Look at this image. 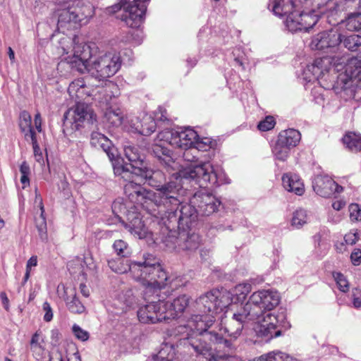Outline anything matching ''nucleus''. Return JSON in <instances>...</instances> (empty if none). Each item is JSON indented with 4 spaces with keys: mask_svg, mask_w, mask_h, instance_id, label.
<instances>
[{
    "mask_svg": "<svg viewBox=\"0 0 361 361\" xmlns=\"http://www.w3.org/2000/svg\"><path fill=\"white\" fill-rule=\"evenodd\" d=\"M231 294L227 290H213L200 296L195 300V307L198 312L187 321L185 325H180L174 330V334L180 340H188L195 351L202 355L208 361H216L217 356L212 352L209 344L202 343L209 340L210 343L218 344L224 349H231V341L214 331H207L213 324L215 316L225 311L229 313L231 308Z\"/></svg>",
    "mask_w": 361,
    "mask_h": 361,
    "instance_id": "f257e3e1",
    "label": "nucleus"
},
{
    "mask_svg": "<svg viewBox=\"0 0 361 361\" xmlns=\"http://www.w3.org/2000/svg\"><path fill=\"white\" fill-rule=\"evenodd\" d=\"M59 43L62 54L71 68L80 73H88L98 81L114 75L121 68L120 56L115 52L93 54L89 45L80 42L77 37L61 35Z\"/></svg>",
    "mask_w": 361,
    "mask_h": 361,
    "instance_id": "f03ea898",
    "label": "nucleus"
},
{
    "mask_svg": "<svg viewBox=\"0 0 361 361\" xmlns=\"http://www.w3.org/2000/svg\"><path fill=\"white\" fill-rule=\"evenodd\" d=\"M224 174H219L214 170L212 164L209 161H201L197 164H190L185 167L182 168L178 173L173 174L170 180L180 181V186H182L181 181L185 179L189 181H193L198 184L200 187H207L209 183L212 185H219L228 183L224 178ZM182 187L178 192V199L179 200L178 204L168 203L166 206L161 205L167 209L168 221L167 226L169 228L172 224L173 228L176 226L179 229L185 230L190 228L197 219V215L199 214L195 206L190 200L189 204H180L179 199V192Z\"/></svg>",
    "mask_w": 361,
    "mask_h": 361,
    "instance_id": "7ed1b4c3",
    "label": "nucleus"
},
{
    "mask_svg": "<svg viewBox=\"0 0 361 361\" xmlns=\"http://www.w3.org/2000/svg\"><path fill=\"white\" fill-rule=\"evenodd\" d=\"M279 302L280 295L277 291L262 289L252 293L244 305L245 311L255 320L253 326L255 335L265 341L280 336L279 327L285 329L290 327L283 310L271 312Z\"/></svg>",
    "mask_w": 361,
    "mask_h": 361,
    "instance_id": "20e7f679",
    "label": "nucleus"
},
{
    "mask_svg": "<svg viewBox=\"0 0 361 361\" xmlns=\"http://www.w3.org/2000/svg\"><path fill=\"white\" fill-rule=\"evenodd\" d=\"M302 75L305 81H317L325 88L329 87V83H336L343 89L355 86L361 92V61L357 59H317L306 66Z\"/></svg>",
    "mask_w": 361,
    "mask_h": 361,
    "instance_id": "39448f33",
    "label": "nucleus"
},
{
    "mask_svg": "<svg viewBox=\"0 0 361 361\" xmlns=\"http://www.w3.org/2000/svg\"><path fill=\"white\" fill-rule=\"evenodd\" d=\"M162 176H153L150 178H143L141 176L133 174L129 179L123 178L127 183L124 185V192L131 202L140 204L147 210H154L153 206L160 207L168 203L178 204L177 195L180 188V181L169 180L161 184L157 178Z\"/></svg>",
    "mask_w": 361,
    "mask_h": 361,
    "instance_id": "423d86ee",
    "label": "nucleus"
},
{
    "mask_svg": "<svg viewBox=\"0 0 361 361\" xmlns=\"http://www.w3.org/2000/svg\"><path fill=\"white\" fill-rule=\"evenodd\" d=\"M132 275L148 292L156 293L169 286L171 290L183 286L182 278L169 275L152 255H144L143 261L132 267Z\"/></svg>",
    "mask_w": 361,
    "mask_h": 361,
    "instance_id": "0eeeda50",
    "label": "nucleus"
},
{
    "mask_svg": "<svg viewBox=\"0 0 361 361\" xmlns=\"http://www.w3.org/2000/svg\"><path fill=\"white\" fill-rule=\"evenodd\" d=\"M126 157L130 162L126 164L117 154L113 159L112 165L114 174L121 178L129 179L133 174L141 176L143 178H150L153 176H162L159 171H153L148 168L141 158L139 150L134 146H126L124 147Z\"/></svg>",
    "mask_w": 361,
    "mask_h": 361,
    "instance_id": "6e6552de",
    "label": "nucleus"
},
{
    "mask_svg": "<svg viewBox=\"0 0 361 361\" xmlns=\"http://www.w3.org/2000/svg\"><path fill=\"white\" fill-rule=\"evenodd\" d=\"M94 15V8L87 1L74 0L67 8L60 11L58 27L67 29L86 24Z\"/></svg>",
    "mask_w": 361,
    "mask_h": 361,
    "instance_id": "1a4fd4ad",
    "label": "nucleus"
},
{
    "mask_svg": "<svg viewBox=\"0 0 361 361\" xmlns=\"http://www.w3.org/2000/svg\"><path fill=\"white\" fill-rule=\"evenodd\" d=\"M149 0H121L123 13L121 20L131 28H139L142 24Z\"/></svg>",
    "mask_w": 361,
    "mask_h": 361,
    "instance_id": "9d476101",
    "label": "nucleus"
},
{
    "mask_svg": "<svg viewBox=\"0 0 361 361\" xmlns=\"http://www.w3.org/2000/svg\"><path fill=\"white\" fill-rule=\"evenodd\" d=\"M198 135L190 128L173 130L166 129L158 133V140L166 141L169 145L183 149L193 147Z\"/></svg>",
    "mask_w": 361,
    "mask_h": 361,
    "instance_id": "9b49d317",
    "label": "nucleus"
},
{
    "mask_svg": "<svg viewBox=\"0 0 361 361\" xmlns=\"http://www.w3.org/2000/svg\"><path fill=\"white\" fill-rule=\"evenodd\" d=\"M97 116L87 104L77 102L75 106L70 108L64 114V124L71 125L72 129L78 130L84 122L93 123Z\"/></svg>",
    "mask_w": 361,
    "mask_h": 361,
    "instance_id": "f8f14e48",
    "label": "nucleus"
},
{
    "mask_svg": "<svg viewBox=\"0 0 361 361\" xmlns=\"http://www.w3.org/2000/svg\"><path fill=\"white\" fill-rule=\"evenodd\" d=\"M342 42V34L337 26L315 35L310 43L312 49L337 52Z\"/></svg>",
    "mask_w": 361,
    "mask_h": 361,
    "instance_id": "ddd939ff",
    "label": "nucleus"
},
{
    "mask_svg": "<svg viewBox=\"0 0 361 361\" xmlns=\"http://www.w3.org/2000/svg\"><path fill=\"white\" fill-rule=\"evenodd\" d=\"M165 300L150 302L141 306L137 310V317L143 324H155L168 321L166 314Z\"/></svg>",
    "mask_w": 361,
    "mask_h": 361,
    "instance_id": "4468645a",
    "label": "nucleus"
},
{
    "mask_svg": "<svg viewBox=\"0 0 361 361\" xmlns=\"http://www.w3.org/2000/svg\"><path fill=\"white\" fill-rule=\"evenodd\" d=\"M318 20V14L314 11L299 13L295 10L290 16H287L285 23L290 32L308 31Z\"/></svg>",
    "mask_w": 361,
    "mask_h": 361,
    "instance_id": "2eb2a0df",
    "label": "nucleus"
},
{
    "mask_svg": "<svg viewBox=\"0 0 361 361\" xmlns=\"http://www.w3.org/2000/svg\"><path fill=\"white\" fill-rule=\"evenodd\" d=\"M191 202L196 206L199 214L209 216L215 212L220 201L206 189L196 192L191 197Z\"/></svg>",
    "mask_w": 361,
    "mask_h": 361,
    "instance_id": "dca6fc26",
    "label": "nucleus"
},
{
    "mask_svg": "<svg viewBox=\"0 0 361 361\" xmlns=\"http://www.w3.org/2000/svg\"><path fill=\"white\" fill-rule=\"evenodd\" d=\"M245 311V307L243 306L240 310L232 312V316L225 322L221 321L224 325V330L228 335L233 338H237L241 334L244 324L248 322L255 321L252 317Z\"/></svg>",
    "mask_w": 361,
    "mask_h": 361,
    "instance_id": "f3484780",
    "label": "nucleus"
},
{
    "mask_svg": "<svg viewBox=\"0 0 361 361\" xmlns=\"http://www.w3.org/2000/svg\"><path fill=\"white\" fill-rule=\"evenodd\" d=\"M314 191L318 195L328 198L343 192V187L328 176L319 175L312 182Z\"/></svg>",
    "mask_w": 361,
    "mask_h": 361,
    "instance_id": "a211bd4d",
    "label": "nucleus"
},
{
    "mask_svg": "<svg viewBox=\"0 0 361 361\" xmlns=\"http://www.w3.org/2000/svg\"><path fill=\"white\" fill-rule=\"evenodd\" d=\"M68 92L73 99L83 100L93 96L94 88L85 78H80L70 83Z\"/></svg>",
    "mask_w": 361,
    "mask_h": 361,
    "instance_id": "6ab92c4d",
    "label": "nucleus"
},
{
    "mask_svg": "<svg viewBox=\"0 0 361 361\" xmlns=\"http://www.w3.org/2000/svg\"><path fill=\"white\" fill-rule=\"evenodd\" d=\"M166 143L168 144L166 141L158 140L157 135L152 148V153L167 169H174L175 161L173 153L164 145Z\"/></svg>",
    "mask_w": 361,
    "mask_h": 361,
    "instance_id": "aec40b11",
    "label": "nucleus"
},
{
    "mask_svg": "<svg viewBox=\"0 0 361 361\" xmlns=\"http://www.w3.org/2000/svg\"><path fill=\"white\" fill-rule=\"evenodd\" d=\"M189 301L190 298L186 295H179L172 302L165 301L167 320L176 319L182 314L188 306Z\"/></svg>",
    "mask_w": 361,
    "mask_h": 361,
    "instance_id": "412c9836",
    "label": "nucleus"
},
{
    "mask_svg": "<svg viewBox=\"0 0 361 361\" xmlns=\"http://www.w3.org/2000/svg\"><path fill=\"white\" fill-rule=\"evenodd\" d=\"M90 143L94 147L102 149L111 161L117 155V149L113 146L111 141L98 131H92L91 133Z\"/></svg>",
    "mask_w": 361,
    "mask_h": 361,
    "instance_id": "4be33fe9",
    "label": "nucleus"
},
{
    "mask_svg": "<svg viewBox=\"0 0 361 361\" xmlns=\"http://www.w3.org/2000/svg\"><path fill=\"white\" fill-rule=\"evenodd\" d=\"M61 288L63 290L64 294L63 295V300L66 302L68 309L73 313L80 314L82 313L85 308L84 305L79 301L76 296V290L72 286L61 285ZM61 288V286H59V290Z\"/></svg>",
    "mask_w": 361,
    "mask_h": 361,
    "instance_id": "5701e85b",
    "label": "nucleus"
},
{
    "mask_svg": "<svg viewBox=\"0 0 361 361\" xmlns=\"http://www.w3.org/2000/svg\"><path fill=\"white\" fill-rule=\"evenodd\" d=\"M299 0H269V6L274 13L279 16H290L298 7Z\"/></svg>",
    "mask_w": 361,
    "mask_h": 361,
    "instance_id": "b1692460",
    "label": "nucleus"
},
{
    "mask_svg": "<svg viewBox=\"0 0 361 361\" xmlns=\"http://www.w3.org/2000/svg\"><path fill=\"white\" fill-rule=\"evenodd\" d=\"M156 127L157 124L154 118L151 116L146 114L143 116L140 123H134L133 126H130V127L125 126L124 129L128 131L136 132L141 135L147 136L155 131Z\"/></svg>",
    "mask_w": 361,
    "mask_h": 361,
    "instance_id": "393cba45",
    "label": "nucleus"
},
{
    "mask_svg": "<svg viewBox=\"0 0 361 361\" xmlns=\"http://www.w3.org/2000/svg\"><path fill=\"white\" fill-rule=\"evenodd\" d=\"M282 183L287 191L294 192L298 195H301L305 192L303 182L297 174L291 173L283 174Z\"/></svg>",
    "mask_w": 361,
    "mask_h": 361,
    "instance_id": "a878e982",
    "label": "nucleus"
},
{
    "mask_svg": "<svg viewBox=\"0 0 361 361\" xmlns=\"http://www.w3.org/2000/svg\"><path fill=\"white\" fill-rule=\"evenodd\" d=\"M18 125L21 133L27 141L36 137L35 131L32 126L31 116L27 111L20 112Z\"/></svg>",
    "mask_w": 361,
    "mask_h": 361,
    "instance_id": "bb28decb",
    "label": "nucleus"
},
{
    "mask_svg": "<svg viewBox=\"0 0 361 361\" xmlns=\"http://www.w3.org/2000/svg\"><path fill=\"white\" fill-rule=\"evenodd\" d=\"M301 139L300 133L293 128H289L281 131L279 136L278 140L281 144L286 145L288 147L292 149L296 147Z\"/></svg>",
    "mask_w": 361,
    "mask_h": 361,
    "instance_id": "cd10ccee",
    "label": "nucleus"
},
{
    "mask_svg": "<svg viewBox=\"0 0 361 361\" xmlns=\"http://www.w3.org/2000/svg\"><path fill=\"white\" fill-rule=\"evenodd\" d=\"M104 121L109 127L118 128L123 123V111L119 107L111 106L105 111Z\"/></svg>",
    "mask_w": 361,
    "mask_h": 361,
    "instance_id": "c85d7f7f",
    "label": "nucleus"
},
{
    "mask_svg": "<svg viewBox=\"0 0 361 361\" xmlns=\"http://www.w3.org/2000/svg\"><path fill=\"white\" fill-rule=\"evenodd\" d=\"M178 242L179 250L193 251L198 248L200 244V237L195 233H188L186 237L182 234Z\"/></svg>",
    "mask_w": 361,
    "mask_h": 361,
    "instance_id": "c756f323",
    "label": "nucleus"
},
{
    "mask_svg": "<svg viewBox=\"0 0 361 361\" xmlns=\"http://www.w3.org/2000/svg\"><path fill=\"white\" fill-rule=\"evenodd\" d=\"M251 290L252 286L248 282L236 285L231 291H228L231 294V304L244 301Z\"/></svg>",
    "mask_w": 361,
    "mask_h": 361,
    "instance_id": "7c9ffc66",
    "label": "nucleus"
},
{
    "mask_svg": "<svg viewBox=\"0 0 361 361\" xmlns=\"http://www.w3.org/2000/svg\"><path fill=\"white\" fill-rule=\"evenodd\" d=\"M176 350L172 344L164 343L157 354L152 355L149 361H173Z\"/></svg>",
    "mask_w": 361,
    "mask_h": 361,
    "instance_id": "2f4dec72",
    "label": "nucleus"
},
{
    "mask_svg": "<svg viewBox=\"0 0 361 361\" xmlns=\"http://www.w3.org/2000/svg\"><path fill=\"white\" fill-rule=\"evenodd\" d=\"M138 262H139L134 261L129 263L127 259L118 258L116 259L109 260L108 264L110 269L115 273L121 274L130 271L132 274V267L135 264H138Z\"/></svg>",
    "mask_w": 361,
    "mask_h": 361,
    "instance_id": "473e14b6",
    "label": "nucleus"
},
{
    "mask_svg": "<svg viewBox=\"0 0 361 361\" xmlns=\"http://www.w3.org/2000/svg\"><path fill=\"white\" fill-rule=\"evenodd\" d=\"M341 31L346 29L349 31H355L361 28V14H350L345 20H342L337 26Z\"/></svg>",
    "mask_w": 361,
    "mask_h": 361,
    "instance_id": "72a5a7b5",
    "label": "nucleus"
},
{
    "mask_svg": "<svg viewBox=\"0 0 361 361\" xmlns=\"http://www.w3.org/2000/svg\"><path fill=\"white\" fill-rule=\"evenodd\" d=\"M44 338L42 332L36 331L30 341V350L33 353V355L37 359H40L43 356L44 351Z\"/></svg>",
    "mask_w": 361,
    "mask_h": 361,
    "instance_id": "f704fd0d",
    "label": "nucleus"
},
{
    "mask_svg": "<svg viewBox=\"0 0 361 361\" xmlns=\"http://www.w3.org/2000/svg\"><path fill=\"white\" fill-rule=\"evenodd\" d=\"M310 216L307 210L299 208L296 209L292 215L290 224L297 229L302 228L305 224H308Z\"/></svg>",
    "mask_w": 361,
    "mask_h": 361,
    "instance_id": "c9c22d12",
    "label": "nucleus"
},
{
    "mask_svg": "<svg viewBox=\"0 0 361 361\" xmlns=\"http://www.w3.org/2000/svg\"><path fill=\"white\" fill-rule=\"evenodd\" d=\"M252 361H301L298 359L289 357L281 351L274 350L264 353Z\"/></svg>",
    "mask_w": 361,
    "mask_h": 361,
    "instance_id": "e433bc0d",
    "label": "nucleus"
},
{
    "mask_svg": "<svg viewBox=\"0 0 361 361\" xmlns=\"http://www.w3.org/2000/svg\"><path fill=\"white\" fill-rule=\"evenodd\" d=\"M126 227L132 234L140 239L145 238L147 236V228L141 219L137 216L133 218L130 224L126 225Z\"/></svg>",
    "mask_w": 361,
    "mask_h": 361,
    "instance_id": "4c0bfd02",
    "label": "nucleus"
},
{
    "mask_svg": "<svg viewBox=\"0 0 361 361\" xmlns=\"http://www.w3.org/2000/svg\"><path fill=\"white\" fill-rule=\"evenodd\" d=\"M290 148L283 144H281L277 140L274 147L272 149V153L276 160L285 161L289 157Z\"/></svg>",
    "mask_w": 361,
    "mask_h": 361,
    "instance_id": "58836bf2",
    "label": "nucleus"
},
{
    "mask_svg": "<svg viewBox=\"0 0 361 361\" xmlns=\"http://www.w3.org/2000/svg\"><path fill=\"white\" fill-rule=\"evenodd\" d=\"M343 46L351 51H356L361 46V35H350L343 37Z\"/></svg>",
    "mask_w": 361,
    "mask_h": 361,
    "instance_id": "ea45409f",
    "label": "nucleus"
},
{
    "mask_svg": "<svg viewBox=\"0 0 361 361\" xmlns=\"http://www.w3.org/2000/svg\"><path fill=\"white\" fill-rule=\"evenodd\" d=\"M343 144L352 151L361 149V137L355 134H347L343 138Z\"/></svg>",
    "mask_w": 361,
    "mask_h": 361,
    "instance_id": "a19ab883",
    "label": "nucleus"
},
{
    "mask_svg": "<svg viewBox=\"0 0 361 361\" xmlns=\"http://www.w3.org/2000/svg\"><path fill=\"white\" fill-rule=\"evenodd\" d=\"M82 262H83V264L86 266L87 270L90 274L93 275L95 274L97 266L91 256L85 257L83 260L80 258H77L75 260L68 262V266L69 268H73L75 263L80 264Z\"/></svg>",
    "mask_w": 361,
    "mask_h": 361,
    "instance_id": "79ce46f5",
    "label": "nucleus"
},
{
    "mask_svg": "<svg viewBox=\"0 0 361 361\" xmlns=\"http://www.w3.org/2000/svg\"><path fill=\"white\" fill-rule=\"evenodd\" d=\"M63 348L67 361H81L80 355L74 343H68L63 345Z\"/></svg>",
    "mask_w": 361,
    "mask_h": 361,
    "instance_id": "37998d69",
    "label": "nucleus"
},
{
    "mask_svg": "<svg viewBox=\"0 0 361 361\" xmlns=\"http://www.w3.org/2000/svg\"><path fill=\"white\" fill-rule=\"evenodd\" d=\"M215 143L209 137L200 138L199 136L196 139L193 148L197 151L206 152L214 147Z\"/></svg>",
    "mask_w": 361,
    "mask_h": 361,
    "instance_id": "c03bdc74",
    "label": "nucleus"
},
{
    "mask_svg": "<svg viewBox=\"0 0 361 361\" xmlns=\"http://www.w3.org/2000/svg\"><path fill=\"white\" fill-rule=\"evenodd\" d=\"M44 214V211L42 212V210H40L39 216L35 219L36 226L38 230L39 237L43 240L47 239V221Z\"/></svg>",
    "mask_w": 361,
    "mask_h": 361,
    "instance_id": "a18cd8bd",
    "label": "nucleus"
},
{
    "mask_svg": "<svg viewBox=\"0 0 361 361\" xmlns=\"http://www.w3.org/2000/svg\"><path fill=\"white\" fill-rule=\"evenodd\" d=\"M333 277L340 291L346 293L349 290V282L343 274L340 272H334L333 273Z\"/></svg>",
    "mask_w": 361,
    "mask_h": 361,
    "instance_id": "49530a36",
    "label": "nucleus"
},
{
    "mask_svg": "<svg viewBox=\"0 0 361 361\" xmlns=\"http://www.w3.org/2000/svg\"><path fill=\"white\" fill-rule=\"evenodd\" d=\"M113 247L117 255L123 257H126L130 253L127 243L122 240H116Z\"/></svg>",
    "mask_w": 361,
    "mask_h": 361,
    "instance_id": "de8ad7c7",
    "label": "nucleus"
},
{
    "mask_svg": "<svg viewBox=\"0 0 361 361\" xmlns=\"http://www.w3.org/2000/svg\"><path fill=\"white\" fill-rule=\"evenodd\" d=\"M275 124L274 118L271 116H268L259 123L257 127L261 131H268L274 128Z\"/></svg>",
    "mask_w": 361,
    "mask_h": 361,
    "instance_id": "09e8293b",
    "label": "nucleus"
},
{
    "mask_svg": "<svg viewBox=\"0 0 361 361\" xmlns=\"http://www.w3.org/2000/svg\"><path fill=\"white\" fill-rule=\"evenodd\" d=\"M350 218L353 221H361V206L351 204L349 206Z\"/></svg>",
    "mask_w": 361,
    "mask_h": 361,
    "instance_id": "8fccbe9b",
    "label": "nucleus"
},
{
    "mask_svg": "<svg viewBox=\"0 0 361 361\" xmlns=\"http://www.w3.org/2000/svg\"><path fill=\"white\" fill-rule=\"evenodd\" d=\"M72 329L74 335L79 340L85 341L89 338L88 332L81 329L78 325L74 324Z\"/></svg>",
    "mask_w": 361,
    "mask_h": 361,
    "instance_id": "3c124183",
    "label": "nucleus"
},
{
    "mask_svg": "<svg viewBox=\"0 0 361 361\" xmlns=\"http://www.w3.org/2000/svg\"><path fill=\"white\" fill-rule=\"evenodd\" d=\"M359 240L358 233L355 230H353L346 233L344 236V242L346 245H353Z\"/></svg>",
    "mask_w": 361,
    "mask_h": 361,
    "instance_id": "603ef678",
    "label": "nucleus"
},
{
    "mask_svg": "<svg viewBox=\"0 0 361 361\" xmlns=\"http://www.w3.org/2000/svg\"><path fill=\"white\" fill-rule=\"evenodd\" d=\"M30 140L31 141L32 145L34 156L35 157V159L37 160V161L40 162L41 161L43 160V156L39 147V145L37 143V137L31 138L30 139Z\"/></svg>",
    "mask_w": 361,
    "mask_h": 361,
    "instance_id": "864d4df0",
    "label": "nucleus"
},
{
    "mask_svg": "<svg viewBox=\"0 0 361 361\" xmlns=\"http://www.w3.org/2000/svg\"><path fill=\"white\" fill-rule=\"evenodd\" d=\"M353 305L355 308L361 307V290L359 288H353L352 290Z\"/></svg>",
    "mask_w": 361,
    "mask_h": 361,
    "instance_id": "5fc2aeb1",
    "label": "nucleus"
},
{
    "mask_svg": "<svg viewBox=\"0 0 361 361\" xmlns=\"http://www.w3.org/2000/svg\"><path fill=\"white\" fill-rule=\"evenodd\" d=\"M42 310L44 312L43 319L45 322H49L53 319V310L48 302H44L42 305Z\"/></svg>",
    "mask_w": 361,
    "mask_h": 361,
    "instance_id": "6e6d98bb",
    "label": "nucleus"
},
{
    "mask_svg": "<svg viewBox=\"0 0 361 361\" xmlns=\"http://www.w3.org/2000/svg\"><path fill=\"white\" fill-rule=\"evenodd\" d=\"M126 209V207L121 200H117L112 204V211L117 216H118V213H125Z\"/></svg>",
    "mask_w": 361,
    "mask_h": 361,
    "instance_id": "4d7b16f0",
    "label": "nucleus"
},
{
    "mask_svg": "<svg viewBox=\"0 0 361 361\" xmlns=\"http://www.w3.org/2000/svg\"><path fill=\"white\" fill-rule=\"evenodd\" d=\"M350 260L353 265L358 266L361 263V250L355 248L350 255Z\"/></svg>",
    "mask_w": 361,
    "mask_h": 361,
    "instance_id": "13d9d810",
    "label": "nucleus"
},
{
    "mask_svg": "<svg viewBox=\"0 0 361 361\" xmlns=\"http://www.w3.org/2000/svg\"><path fill=\"white\" fill-rule=\"evenodd\" d=\"M184 150L185 151L183 154V159L187 161L194 162L196 160V155H195L194 153H196L197 151L193 147Z\"/></svg>",
    "mask_w": 361,
    "mask_h": 361,
    "instance_id": "bf43d9fd",
    "label": "nucleus"
},
{
    "mask_svg": "<svg viewBox=\"0 0 361 361\" xmlns=\"http://www.w3.org/2000/svg\"><path fill=\"white\" fill-rule=\"evenodd\" d=\"M155 119L162 121H166L168 119L166 111L164 109L159 107L155 112Z\"/></svg>",
    "mask_w": 361,
    "mask_h": 361,
    "instance_id": "052dcab7",
    "label": "nucleus"
},
{
    "mask_svg": "<svg viewBox=\"0 0 361 361\" xmlns=\"http://www.w3.org/2000/svg\"><path fill=\"white\" fill-rule=\"evenodd\" d=\"M37 256H32L27 262L25 271H28V273L30 274L32 268L37 267Z\"/></svg>",
    "mask_w": 361,
    "mask_h": 361,
    "instance_id": "680f3d73",
    "label": "nucleus"
},
{
    "mask_svg": "<svg viewBox=\"0 0 361 361\" xmlns=\"http://www.w3.org/2000/svg\"><path fill=\"white\" fill-rule=\"evenodd\" d=\"M240 52V50L239 49H235L233 51V55L235 56V61L237 63L239 64L240 66L242 67L243 69H245L244 63H245V59L243 56H240L239 53Z\"/></svg>",
    "mask_w": 361,
    "mask_h": 361,
    "instance_id": "e2e57ef3",
    "label": "nucleus"
},
{
    "mask_svg": "<svg viewBox=\"0 0 361 361\" xmlns=\"http://www.w3.org/2000/svg\"><path fill=\"white\" fill-rule=\"evenodd\" d=\"M336 0H329L327 1L326 4V9L333 14L334 12H337V11L338 10V8L336 7Z\"/></svg>",
    "mask_w": 361,
    "mask_h": 361,
    "instance_id": "0e129e2a",
    "label": "nucleus"
},
{
    "mask_svg": "<svg viewBox=\"0 0 361 361\" xmlns=\"http://www.w3.org/2000/svg\"><path fill=\"white\" fill-rule=\"evenodd\" d=\"M34 122H35V128L36 130L40 133L42 131V118H41V114L37 112L35 116V118H34Z\"/></svg>",
    "mask_w": 361,
    "mask_h": 361,
    "instance_id": "69168bd1",
    "label": "nucleus"
},
{
    "mask_svg": "<svg viewBox=\"0 0 361 361\" xmlns=\"http://www.w3.org/2000/svg\"><path fill=\"white\" fill-rule=\"evenodd\" d=\"M0 299L6 310L9 309V300L5 292L0 293Z\"/></svg>",
    "mask_w": 361,
    "mask_h": 361,
    "instance_id": "338daca9",
    "label": "nucleus"
},
{
    "mask_svg": "<svg viewBox=\"0 0 361 361\" xmlns=\"http://www.w3.org/2000/svg\"><path fill=\"white\" fill-rule=\"evenodd\" d=\"M49 361H63V355L61 351H57L49 357Z\"/></svg>",
    "mask_w": 361,
    "mask_h": 361,
    "instance_id": "774afa93",
    "label": "nucleus"
}]
</instances>
